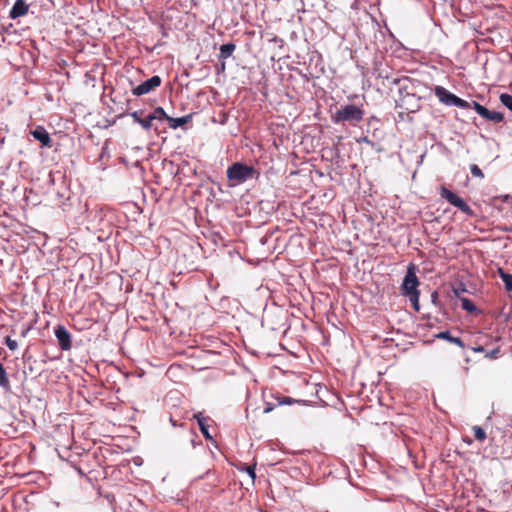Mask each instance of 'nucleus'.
I'll use <instances>...</instances> for the list:
<instances>
[{"mask_svg":"<svg viewBox=\"0 0 512 512\" xmlns=\"http://www.w3.org/2000/svg\"><path fill=\"white\" fill-rule=\"evenodd\" d=\"M471 107H473L479 115H481L482 110L484 108V106L478 103L477 101H472Z\"/></svg>","mask_w":512,"mask_h":512,"instance_id":"c85d7f7f","label":"nucleus"},{"mask_svg":"<svg viewBox=\"0 0 512 512\" xmlns=\"http://www.w3.org/2000/svg\"><path fill=\"white\" fill-rule=\"evenodd\" d=\"M474 437L478 441H484L486 439V432L480 426H473Z\"/></svg>","mask_w":512,"mask_h":512,"instance_id":"412c9836","label":"nucleus"},{"mask_svg":"<svg viewBox=\"0 0 512 512\" xmlns=\"http://www.w3.org/2000/svg\"><path fill=\"white\" fill-rule=\"evenodd\" d=\"M454 106L462 109H469L471 108V102L458 97Z\"/></svg>","mask_w":512,"mask_h":512,"instance_id":"393cba45","label":"nucleus"},{"mask_svg":"<svg viewBox=\"0 0 512 512\" xmlns=\"http://www.w3.org/2000/svg\"><path fill=\"white\" fill-rule=\"evenodd\" d=\"M152 122H153L152 117H151V115L149 114L147 117L142 118V120H141V121H139V123H138V124H139V125H140L144 130L148 131V130H150V129H151V127H152Z\"/></svg>","mask_w":512,"mask_h":512,"instance_id":"5701e85b","label":"nucleus"},{"mask_svg":"<svg viewBox=\"0 0 512 512\" xmlns=\"http://www.w3.org/2000/svg\"><path fill=\"white\" fill-rule=\"evenodd\" d=\"M161 82H162L161 77L158 75H154L151 78H149L148 80H146V81L142 82L141 84H139L138 86L134 87L132 89V93L135 96L145 95V94L149 93L150 91L154 90L155 88L159 87L161 85Z\"/></svg>","mask_w":512,"mask_h":512,"instance_id":"20e7f679","label":"nucleus"},{"mask_svg":"<svg viewBox=\"0 0 512 512\" xmlns=\"http://www.w3.org/2000/svg\"><path fill=\"white\" fill-rule=\"evenodd\" d=\"M470 172L474 177L484 178V174L478 165L472 164L470 166Z\"/></svg>","mask_w":512,"mask_h":512,"instance_id":"b1692460","label":"nucleus"},{"mask_svg":"<svg viewBox=\"0 0 512 512\" xmlns=\"http://www.w3.org/2000/svg\"><path fill=\"white\" fill-rule=\"evenodd\" d=\"M274 409V407L271 405V404H267L266 407L264 408V413H269L271 412L272 410Z\"/></svg>","mask_w":512,"mask_h":512,"instance_id":"7c9ffc66","label":"nucleus"},{"mask_svg":"<svg viewBox=\"0 0 512 512\" xmlns=\"http://www.w3.org/2000/svg\"><path fill=\"white\" fill-rule=\"evenodd\" d=\"M277 400H278V404L279 405H285V404H292L294 402V400L290 397H277Z\"/></svg>","mask_w":512,"mask_h":512,"instance_id":"cd10ccee","label":"nucleus"},{"mask_svg":"<svg viewBox=\"0 0 512 512\" xmlns=\"http://www.w3.org/2000/svg\"><path fill=\"white\" fill-rule=\"evenodd\" d=\"M419 280L415 272V267L409 266L404 277L403 283L401 285V292L404 296L408 297L412 307L416 312L420 310L419 304Z\"/></svg>","mask_w":512,"mask_h":512,"instance_id":"f257e3e1","label":"nucleus"},{"mask_svg":"<svg viewBox=\"0 0 512 512\" xmlns=\"http://www.w3.org/2000/svg\"><path fill=\"white\" fill-rule=\"evenodd\" d=\"M364 111L355 104H346L340 106L332 115L331 120L334 124L349 123L356 126L363 120Z\"/></svg>","mask_w":512,"mask_h":512,"instance_id":"f03ea898","label":"nucleus"},{"mask_svg":"<svg viewBox=\"0 0 512 512\" xmlns=\"http://www.w3.org/2000/svg\"><path fill=\"white\" fill-rule=\"evenodd\" d=\"M29 5L24 0H16L9 11L10 19H17L27 14Z\"/></svg>","mask_w":512,"mask_h":512,"instance_id":"6e6552de","label":"nucleus"},{"mask_svg":"<svg viewBox=\"0 0 512 512\" xmlns=\"http://www.w3.org/2000/svg\"><path fill=\"white\" fill-rule=\"evenodd\" d=\"M454 207H457L460 211H462L465 214H472L470 206L462 198H460L457 201V204H455Z\"/></svg>","mask_w":512,"mask_h":512,"instance_id":"aec40b11","label":"nucleus"},{"mask_svg":"<svg viewBox=\"0 0 512 512\" xmlns=\"http://www.w3.org/2000/svg\"><path fill=\"white\" fill-rule=\"evenodd\" d=\"M246 471H247L248 475L251 477L252 481H254V479L256 478L255 466L246 467Z\"/></svg>","mask_w":512,"mask_h":512,"instance_id":"c756f323","label":"nucleus"},{"mask_svg":"<svg viewBox=\"0 0 512 512\" xmlns=\"http://www.w3.org/2000/svg\"><path fill=\"white\" fill-rule=\"evenodd\" d=\"M500 101L506 108H508L510 111H512V95L507 94V93H502L500 95Z\"/></svg>","mask_w":512,"mask_h":512,"instance_id":"4be33fe9","label":"nucleus"},{"mask_svg":"<svg viewBox=\"0 0 512 512\" xmlns=\"http://www.w3.org/2000/svg\"><path fill=\"white\" fill-rule=\"evenodd\" d=\"M436 299H437V293H436V292H434V293L432 294V300H433V301H435Z\"/></svg>","mask_w":512,"mask_h":512,"instance_id":"f704fd0d","label":"nucleus"},{"mask_svg":"<svg viewBox=\"0 0 512 512\" xmlns=\"http://www.w3.org/2000/svg\"><path fill=\"white\" fill-rule=\"evenodd\" d=\"M150 115H151L153 121L154 120H158V121L167 120L168 121L169 117H170L167 115L165 110L160 106L156 107Z\"/></svg>","mask_w":512,"mask_h":512,"instance_id":"dca6fc26","label":"nucleus"},{"mask_svg":"<svg viewBox=\"0 0 512 512\" xmlns=\"http://www.w3.org/2000/svg\"><path fill=\"white\" fill-rule=\"evenodd\" d=\"M480 116L483 117L484 119L494 122V123H499V122L503 121V119H504V115L501 112L490 111L486 107L483 108Z\"/></svg>","mask_w":512,"mask_h":512,"instance_id":"1a4fd4ad","label":"nucleus"},{"mask_svg":"<svg viewBox=\"0 0 512 512\" xmlns=\"http://www.w3.org/2000/svg\"><path fill=\"white\" fill-rule=\"evenodd\" d=\"M144 114L143 110H136L131 112L129 115L133 118L135 123H139L142 120V115Z\"/></svg>","mask_w":512,"mask_h":512,"instance_id":"bb28decb","label":"nucleus"},{"mask_svg":"<svg viewBox=\"0 0 512 512\" xmlns=\"http://www.w3.org/2000/svg\"><path fill=\"white\" fill-rule=\"evenodd\" d=\"M436 338L438 339H443V340H447L449 341L450 343H453L457 346H459L460 348L464 349L465 348V344L463 343V341L458 338V337H453L449 331H441L439 332L437 335H436Z\"/></svg>","mask_w":512,"mask_h":512,"instance_id":"f8f14e48","label":"nucleus"},{"mask_svg":"<svg viewBox=\"0 0 512 512\" xmlns=\"http://www.w3.org/2000/svg\"><path fill=\"white\" fill-rule=\"evenodd\" d=\"M434 94L438 100L446 106H454L458 98L457 95L442 86H435Z\"/></svg>","mask_w":512,"mask_h":512,"instance_id":"423d86ee","label":"nucleus"},{"mask_svg":"<svg viewBox=\"0 0 512 512\" xmlns=\"http://www.w3.org/2000/svg\"><path fill=\"white\" fill-rule=\"evenodd\" d=\"M0 386L3 388H9L10 381L4 366L0 363Z\"/></svg>","mask_w":512,"mask_h":512,"instance_id":"6ab92c4d","label":"nucleus"},{"mask_svg":"<svg viewBox=\"0 0 512 512\" xmlns=\"http://www.w3.org/2000/svg\"><path fill=\"white\" fill-rule=\"evenodd\" d=\"M498 352H499V350H498V349L493 350V351L491 352V354H490V357H492V358H496V357H497Z\"/></svg>","mask_w":512,"mask_h":512,"instance_id":"473e14b6","label":"nucleus"},{"mask_svg":"<svg viewBox=\"0 0 512 512\" xmlns=\"http://www.w3.org/2000/svg\"><path fill=\"white\" fill-rule=\"evenodd\" d=\"M236 49V45L234 43H226L220 46V58L226 59L232 56L233 52Z\"/></svg>","mask_w":512,"mask_h":512,"instance_id":"2eb2a0df","label":"nucleus"},{"mask_svg":"<svg viewBox=\"0 0 512 512\" xmlns=\"http://www.w3.org/2000/svg\"><path fill=\"white\" fill-rule=\"evenodd\" d=\"M453 291H454L455 296L461 300V306L464 310H466L468 312H474L476 310V306L470 299L460 297L461 291L459 289H454Z\"/></svg>","mask_w":512,"mask_h":512,"instance_id":"4468645a","label":"nucleus"},{"mask_svg":"<svg viewBox=\"0 0 512 512\" xmlns=\"http://www.w3.org/2000/svg\"><path fill=\"white\" fill-rule=\"evenodd\" d=\"M5 344H6V345H7V347H8L10 350H12V351L16 350V349H17V347H18V343H17V341H16V340H14V339H12V338H11V337H9V336H7V337L5 338Z\"/></svg>","mask_w":512,"mask_h":512,"instance_id":"a878e982","label":"nucleus"},{"mask_svg":"<svg viewBox=\"0 0 512 512\" xmlns=\"http://www.w3.org/2000/svg\"><path fill=\"white\" fill-rule=\"evenodd\" d=\"M99 221L106 222L107 224H114V212L111 210H101Z\"/></svg>","mask_w":512,"mask_h":512,"instance_id":"a211bd4d","label":"nucleus"},{"mask_svg":"<svg viewBox=\"0 0 512 512\" xmlns=\"http://www.w3.org/2000/svg\"><path fill=\"white\" fill-rule=\"evenodd\" d=\"M361 141L364 143H367V144L371 143V141L368 139V137H363Z\"/></svg>","mask_w":512,"mask_h":512,"instance_id":"72a5a7b5","label":"nucleus"},{"mask_svg":"<svg viewBox=\"0 0 512 512\" xmlns=\"http://www.w3.org/2000/svg\"><path fill=\"white\" fill-rule=\"evenodd\" d=\"M55 336L58 341V345L62 350H70L72 347L71 334L69 331L62 325H58L55 328Z\"/></svg>","mask_w":512,"mask_h":512,"instance_id":"39448f33","label":"nucleus"},{"mask_svg":"<svg viewBox=\"0 0 512 512\" xmlns=\"http://www.w3.org/2000/svg\"><path fill=\"white\" fill-rule=\"evenodd\" d=\"M439 194L441 198L445 199L449 204L453 206L457 204V201L460 199V197L456 193L452 192L445 186L440 187Z\"/></svg>","mask_w":512,"mask_h":512,"instance_id":"9b49d317","label":"nucleus"},{"mask_svg":"<svg viewBox=\"0 0 512 512\" xmlns=\"http://www.w3.org/2000/svg\"><path fill=\"white\" fill-rule=\"evenodd\" d=\"M226 175L233 185H240L250 179L258 178L260 173L253 166L235 162L227 168Z\"/></svg>","mask_w":512,"mask_h":512,"instance_id":"7ed1b4c3","label":"nucleus"},{"mask_svg":"<svg viewBox=\"0 0 512 512\" xmlns=\"http://www.w3.org/2000/svg\"><path fill=\"white\" fill-rule=\"evenodd\" d=\"M194 418L197 420L199 429L201 433L204 435L206 439H210L211 436L208 432V421L210 420L208 417L203 416L202 413H197L194 415Z\"/></svg>","mask_w":512,"mask_h":512,"instance_id":"9d476101","label":"nucleus"},{"mask_svg":"<svg viewBox=\"0 0 512 512\" xmlns=\"http://www.w3.org/2000/svg\"><path fill=\"white\" fill-rule=\"evenodd\" d=\"M192 119V114H187L179 118L169 117L168 123L169 127L172 129H177L185 124H187Z\"/></svg>","mask_w":512,"mask_h":512,"instance_id":"ddd939ff","label":"nucleus"},{"mask_svg":"<svg viewBox=\"0 0 512 512\" xmlns=\"http://www.w3.org/2000/svg\"><path fill=\"white\" fill-rule=\"evenodd\" d=\"M30 134L36 141L40 142L43 147L50 148L52 146V139L44 126H36L30 131Z\"/></svg>","mask_w":512,"mask_h":512,"instance_id":"0eeeda50","label":"nucleus"},{"mask_svg":"<svg viewBox=\"0 0 512 512\" xmlns=\"http://www.w3.org/2000/svg\"><path fill=\"white\" fill-rule=\"evenodd\" d=\"M473 351H474V352H484V347H482V346L474 347V348H473Z\"/></svg>","mask_w":512,"mask_h":512,"instance_id":"2f4dec72","label":"nucleus"},{"mask_svg":"<svg viewBox=\"0 0 512 512\" xmlns=\"http://www.w3.org/2000/svg\"><path fill=\"white\" fill-rule=\"evenodd\" d=\"M505 230L506 231H512V226L511 227H506Z\"/></svg>","mask_w":512,"mask_h":512,"instance_id":"c9c22d12","label":"nucleus"},{"mask_svg":"<svg viewBox=\"0 0 512 512\" xmlns=\"http://www.w3.org/2000/svg\"><path fill=\"white\" fill-rule=\"evenodd\" d=\"M499 275L505 284L506 290L512 291V274L506 273L502 269H499Z\"/></svg>","mask_w":512,"mask_h":512,"instance_id":"f3484780","label":"nucleus"}]
</instances>
